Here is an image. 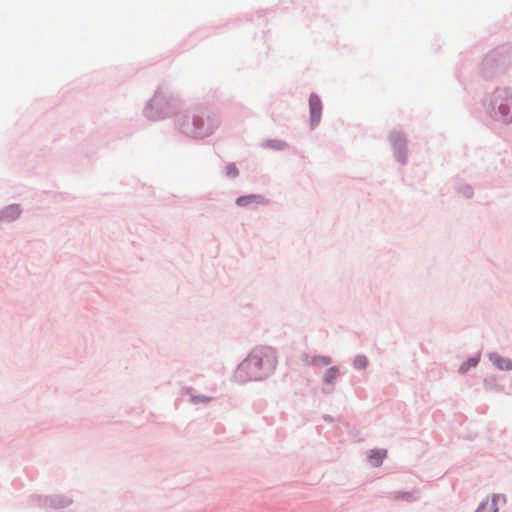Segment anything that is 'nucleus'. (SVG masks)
I'll return each mask as SVG.
<instances>
[{
    "label": "nucleus",
    "instance_id": "f257e3e1",
    "mask_svg": "<svg viewBox=\"0 0 512 512\" xmlns=\"http://www.w3.org/2000/svg\"><path fill=\"white\" fill-rule=\"evenodd\" d=\"M275 351L270 347L255 348L249 357L239 366V372H251V377L260 379L276 367Z\"/></svg>",
    "mask_w": 512,
    "mask_h": 512
},
{
    "label": "nucleus",
    "instance_id": "f03ea898",
    "mask_svg": "<svg viewBox=\"0 0 512 512\" xmlns=\"http://www.w3.org/2000/svg\"><path fill=\"white\" fill-rule=\"evenodd\" d=\"M218 127V120L214 115L201 111L192 117V125L187 133L193 137H206Z\"/></svg>",
    "mask_w": 512,
    "mask_h": 512
},
{
    "label": "nucleus",
    "instance_id": "7ed1b4c3",
    "mask_svg": "<svg viewBox=\"0 0 512 512\" xmlns=\"http://www.w3.org/2000/svg\"><path fill=\"white\" fill-rule=\"evenodd\" d=\"M266 203V199L262 195L257 194L241 196L236 199V204L240 207H245L249 205H264Z\"/></svg>",
    "mask_w": 512,
    "mask_h": 512
},
{
    "label": "nucleus",
    "instance_id": "20e7f679",
    "mask_svg": "<svg viewBox=\"0 0 512 512\" xmlns=\"http://www.w3.org/2000/svg\"><path fill=\"white\" fill-rule=\"evenodd\" d=\"M309 106L312 122L317 123L320 120L322 105L318 96L311 95L309 98Z\"/></svg>",
    "mask_w": 512,
    "mask_h": 512
},
{
    "label": "nucleus",
    "instance_id": "39448f33",
    "mask_svg": "<svg viewBox=\"0 0 512 512\" xmlns=\"http://www.w3.org/2000/svg\"><path fill=\"white\" fill-rule=\"evenodd\" d=\"M502 501L504 502V497L500 495H493L491 500H487L486 502L482 503L476 512H497V504Z\"/></svg>",
    "mask_w": 512,
    "mask_h": 512
},
{
    "label": "nucleus",
    "instance_id": "423d86ee",
    "mask_svg": "<svg viewBox=\"0 0 512 512\" xmlns=\"http://www.w3.org/2000/svg\"><path fill=\"white\" fill-rule=\"evenodd\" d=\"M489 359L501 370H512V359L504 358L496 353L490 354Z\"/></svg>",
    "mask_w": 512,
    "mask_h": 512
},
{
    "label": "nucleus",
    "instance_id": "0eeeda50",
    "mask_svg": "<svg viewBox=\"0 0 512 512\" xmlns=\"http://www.w3.org/2000/svg\"><path fill=\"white\" fill-rule=\"evenodd\" d=\"M500 113L507 119H512V93H509L505 98V103L499 106Z\"/></svg>",
    "mask_w": 512,
    "mask_h": 512
},
{
    "label": "nucleus",
    "instance_id": "6e6552de",
    "mask_svg": "<svg viewBox=\"0 0 512 512\" xmlns=\"http://www.w3.org/2000/svg\"><path fill=\"white\" fill-rule=\"evenodd\" d=\"M386 454L387 452L385 450H371L368 454V459L371 465L377 467L382 463Z\"/></svg>",
    "mask_w": 512,
    "mask_h": 512
},
{
    "label": "nucleus",
    "instance_id": "1a4fd4ad",
    "mask_svg": "<svg viewBox=\"0 0 512 512\" xmlns=\"http://www.w3.org/2000/svg\"><path fill=\"white\" fill-rule=\"evenodd\" d=\"M20 213H21V210L17 205L10 206L4 211L3 218H5V219L17 218L20 215Z\"/></svg>",
    "mask_w": 512,
    "mask_h": 512
},
{
    "label": "nucleus",
    "instance_id": "9d476101",
    "mask_svg": "<svg viewBox=\"0 0 512 512\" xmlns=\"http://www.w3.org/2000/svg\"><path fill=\"white\" fill-rule=\"evenodd\" d=\"M478 358L476 357H472L470 358L467 362H465L461 367H460V371L461 372H466L468 371L471 367H475L478 363Z\"/></svg>",
    "mask_w": 512,
    "mask_h": 512
},
{
    "label": "nucleus",
    "instance_id": "9b49d317",
    "mask_svg": "<svg viewBox=\"0 0 512 512\" xmlns=\"http://www.w3.org/2000/svg\"><path fill=\"white\" fill-rule=\"evenodd\" d=\"M338 373V369L333 367L331 369H329L326 374H325V379L327 382H331L337 375Z\"/></svg>",
    "mask_w": 512,
    "mask_h": 512
},
{
    "label": "nucleus",
    "instance_id": "f8f14e48",
    "mask_svg": "<svg viewBox=\"0 0 512 512\" xmlns=\"http://www.w3.org/2000/svg\"><path fill=\"white\" fill-rule=\"evenodd\" d=\"M355 366L357 368H364L367 366V359L365 357H358L355 359Z\"/></svg>",
    "mask_w": 512,
    "mask_h": 512
},
{
    "label": "nucleus",
    "instance_id": "ddd939ff",
    "mask_svg": "<svg viewBox=\"0 0 512 512\" xmlns=\"http://www.w3.org/2000/svg\"><path fill=\"white\" fill-rule=\"evenodd\" d=\"M314 362L318 365L326 366L330 364L331 360L328 357H317L315 358Z\"/></svg>",
    "mask_w": 512,
    "mask_h": 512
},
{
    "label": "nucleus",
    "instance_id": "4468645a",
    "mask_svg": "<svg viewBox=\"0 0 512 512\" xmlns=\"http://www.w3.org/2000/svg\"><path fill=\"white\" fill-rule=\"evenodd\" d=\"M227 173H228V175H231V176H237L238 175V170L235 167V165H229L227 167Z\"/></svg>",
    "mask_w": 512,
    "mask_h": 512
}]
</instances>
